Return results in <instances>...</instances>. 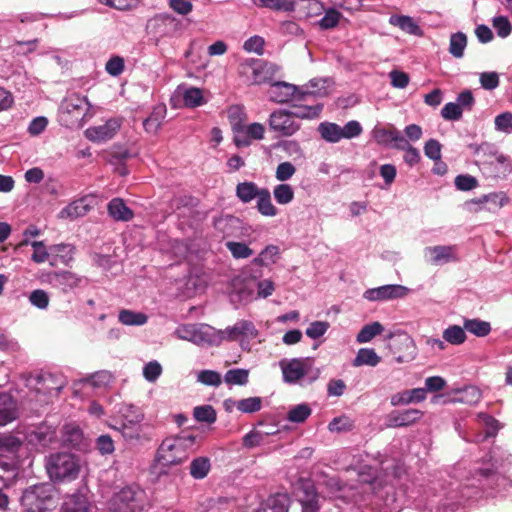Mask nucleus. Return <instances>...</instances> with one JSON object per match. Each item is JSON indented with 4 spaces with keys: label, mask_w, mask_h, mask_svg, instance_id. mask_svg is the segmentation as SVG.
<instances>
[{
    "label": "nucleus",
    "mask_w": 512,
    "mask_h": 512,
    "mask_svg": "<svg viewBox=\"0 0 512 512\" xmlns=\"http://www.w3.org/2000/svg\"><path fill=\"white\" fill-rule=\"evenodd\" d=\"M45 469L51 481L58 483L71 482L78 478L81 462L75 454L57 452L46 457Z\"/></svg>",
    "instance_id": "7ed1b4c3"
},
{
    "label": "nucleus",
    "mask_w": 512,
    "mask_h": 512,
    "mask_svg": "<svg viewBox=\"0 0 512 512\" xmlns=\"http://www.w3.org/2000/svg\"><path fill=\"white\" fill-rule=\"evenodd\" d=\"M381 362V357L372 348H361L353 360L354 367L370 366L375 367Z\"/></svg>",
    "instance_id": "e433bc0d"
},
{
    "label": "nucleus",
    "mask_w": 512,
    "mask_h": 512,
    "mask_svg": "<svg viewBox=\"0 0 512 512\" xmlns=\"http://www.w3.org/2000/svg\"><path fill=\"white\" fill-rule=\"evenodd\" d=\"M296 172L295 166L291 162H282L278 164L275 170V178L284 183L290 180Z\"/></svg>",
    "instance_id": "680f3d73"
},
{
    "label": "nucleus",
    "mask_w": 512,
    "mask_h": 512,
    "mask_svg": "<svg viewBox=\"0 0 512 512\" xmlns=\"http://www.w3.org/2000/svg\"><path fill=\"white\" fill-rule=\"evenodd\" d=\"M236 408L242 413H254L262 408V399L260 397H249L238 400Z\"/></svg>",
    "instance_id": "4d7b16f0"
},
{
    "label": "nucleus",
    "mask_w": 512,
    "mask_h": 512,
    "mask_svg": "<svg viewBox=\"0 0 512 512\" xmlns=\"http://www.w3.org/2000/svg\"><path fill=\"white\" fill-rule=\"evenodd\" d=\"M63 442L73 448H79L83 442V433L76 424H66L62 431Z\"/></svg>",
    "instance_id": "a19ab883"
},
{
    "label": "nucleus",
    "mask_w": 512,
    "mask_h": 512,
    "mask_svg": "<svg viewBox=\"0 0 512 512\" xmlns=\"http://www.w3.org/2000/svg\"><path fill=\"white\" fill-rule=\"evenodd\" d=\"M477 419L482 425L486 427L483 439L496 435L499 430V423L495 418L486 413L480 412L477 414Z\"/></svg>",
    "instance_id": "13d9d810"
},
{
    "label": "nucleus",
    "mask_w": 512,
    "mask_h": 512,
    "mask_svg": "<svg viewBox=\"0 0 512 512\" xmlns=\"http://www.w3.org/2000/svg\"><path fill=\"white\" fill-rule=\"evenodd\" d=\"M59 188V182L50 178L43 184L34 187V198L39 203H50L57 196Z\"/></svg>",
    "instance_id": "cd10ccee"
},
{
    "label": "nucleus",
    "mask_w": 512,
    "mask_h": 512,
    "mask_svg": "<svg viewBox=\"0 0 512 512\" xmlns=\"http://www.w3.org/2000/svg\"><path fill=\"white\" fill-rule=\"evenodd\" d=\"M282 372L283 382L289 385H305L313 383L320 375L310 357L283 358L278 363Z\"/></svg>",
    "instance_id": "f03ea898"
},
{
    "label": "nucleus",
    "mask_w": 512,
    "mask_h": 512,
    "mask_svg": "<svg viewBox=\"0 0 512 512\" xmlns=\"http://www.w3.org/2000/svg\"><path fill=\"white\" fill-rule=\"evenodd\" d=\"M467 46V37L462 32L453 33L449 41V53L455 58H462Z\"/></svg>",
    "instance_id": "a18cd8bd"
},
{
    "label": "nucleus",
    "mask_w": 512,
    "mask_h": 512,
    "mask_svg": "<svg viewBox=\"0 0 512 512\" xmlns=\"http://www.w3.org/2000/svg\"><path fill=\"white\" fill-rule=\"evenodd\" d=\"M118 426L140 425L144 414L140 408L132 404H122L118 410Z\"/></svg>",
    "instance_id": "a878e982"
},
{
    "label": "nucleus",
    "mask_w": 512,
    "mask_h": 512,
    "mask_svg": "<svg viewBox=\"0 0 512 512\" xmlns=\"http://www.w3.org/2000/svg\"><path fill=\"white\" fill-rule=\"evenodd\" d=\"M119 322L126 326H142L147 323L148 316L142 312L122 309L118 314Z\"/></svg>",
    "instance_id": "79ce46f5"
},
{
    "label": "nucleus",
    "mask_w": 512,
    "mask_h": 512,
    "mask_svg": "<svg viewBox=\"0 0 512 512\" xmlns=\"http://www.w3.org/2000/svg\"><path fill=\"white\" fill-rule=\"evenodd\" d=\"M261 189L262 188H259L254 182H241L236 186V196L242 203H250L252 200L258 198Z\"/></svg>",
    "instance_id": "c9c22d12"
},
{
    "label": "nucleus",
    "mask_w": 512,
    "mask_h": 512,
    "mask_svg": "<svg viewBox=\"0 0 512 512\" xmlns=\"http://www.w3.org/2000/svg\"><path fill=\"white\" fill-rule=\"evenodd\" d=\"M425 260L435 266H442L459 260L455 245L428 246L423 250Z\"/></svg>",
    "instance_id": "ddd939ff"
},
{
    "label": "nucleus",
    "mask_w": 512,
    "mask_h": 512,
    "mask_svg": "<svg viewBox=\"0 0 512 512\" xmlns=\"http://www.w3.org/2000/svg\"><path fill=\"white\" fill-rule=\"evenodd\" d=\"M384 331V326L380 322H372L364 325L356 336L358 343H368L375 336L380 335Z\"/></svg>",
    "instance_id": "37998d69"
},
{
    "label": "nucleus",
    "mask_w": 512,
    "mask_h": 512,
    "mask_svg": "<svg viewBox=\"0 0 512 512\" xmlns=\"http://www.w3.org/2000/svg\"><path fill=\"white\" fill-rule=\"evenodd\" d=\"M257 200V210L258 212L266 217H274L278 214V209L272 203L271 193L268 189L262 188L260 195Z\"/></svg>",
    "instance_id": "4c0bfd02"
},
{
    "label": "nucleus",
    "mask_w": 512,
    "mask_h": 512,
    "mask_svg": "<svg viewBox=\"0 0 512 512\" xmlns=\"http://www.w3.org/2000/svg\"><path fill=\"white\" fill-rule=\"evenodd\" d=\"M63 385V379L59 375L41 371L34 377V401L40 405L49 404L58 396Z\"/></svg>",
    "instance_id": "0eeeda50"
},
{
    "label": "nucleus",
    "mask_w": 512,
    "mask_h": 512,
    "mask_svg": "<svg viewBox=\"0 0 512 512\" xmlns=\"http://www.w3.org/2000/svg\"><path fill=\"white\" fill-rule=\"evenodd\" d=\"M462 109L456 102H449L441 110V116L445 120L456 121L462 117Z\"/></svg>",
    "instance_id": "338daca9"
},
{
    "label": "nucleus",
    "mask_w": 512,
    "mask_h": 512,
    "mask_svg": "<svg viewBox=\"0 0 512 512\" xmlns=\"http://www.w3.org/2000/svg\"><path fill=\"white\" fill-rule=\"evenodd\" d=\"M495 129L504 133H512V113L504 112L496 116Z\"/></svg>",
    "instance_id": "774afa93"
},
{
    "label": "nucleus",
    "mask_w": 512,
    "mask_h": 512,
    "mask_svg": "<svg viewBox=\"0 0 512 512\" xmlns=\"http://www.w3.org/2000/svg\"><path fill=\"white\" fill-rule=\"evenodd\" d=\"M410 289L406 286L399 284H388L376 288L367 289L363 293V298L374 301H388L406 297Z\"/></svg>",
    "instance_id": "4468645a"
},
{
    "label": "nucleus",
    "mask_w": 512,
    "mask_h": 512,
    "mask_svg": "<svg viewBox=\"0 0 512 512\" xmlns=\"http://www.w3.org/2000/svg\"><path fill=\"white\" fill-rule=\"evenodd\" d=\"M312 410L306 403L291 407L287 412V420L293 423H303L311 415Z\"/></svg>",
    "instance_id": "8fccbe9b"
},
{
    "label": "nucleus",
    "mask_w": 512,
    "mask_h": 512,
    "mask_svg": "<svg viewBox=\"0 0 512 512\" xmlns=\"http://www.w3.org/2000/svg\"><path fill=\"white\" fill-rule=\"evenodd\" d=\"M354 424L353 421L347 416H340L334 418L328 425L330 432H345L352 430Z\"/></svg>",
    "instance_id": "0e129e2a"
},
{
    "label": "nucleus",
    "mask_w": 512,
    "mask_h": 512,
    "mask_svg": "<svg viewBox=\"0 0 512 512\" xmlns=\"http://www.w3.org/2000/svg\"><path fill=\"white\" fill-rule=\"evenodd\" d=\"M26 440L27 435L20 430L0 434V456L16 454Z\"/></svg>",
    "instance_id": "b1692460"
},
{
    "label": "nucleus",
    "mask_w": 512,
    "mask_h": 512,
    "mask_svg": "<svg viewBox=\"0 0 512 512\" xmlns=\"http://www.w3.org/2000/svg\"><path fill=\"white\" fill-rule=\"evenodd\" d=\"M174 335L199 346L217 344V330L207 324H182L175 329Z\"/></svg>",
    "instance_id": "6e6552de"
},
{
    "label": "nucleus",
    "mask_w": 512,
    "mask_h": 512,
    "mask_svg": "<svg viewBox=\"0 0 512 512\" xmlns=\"http://www.w3.org/2000/svg\"><path fill=\"white\" fill-rule=\"evenodd\" d=\"M19 407L17 400L7 392L0 393V426H5L17 419Z\"/></svg>",
    "instance_id": "412c9836"
},
{
    "label": "nucleus",
    "mask_w": 512,
    "mask_h": 512,
    "mask_svg": "<svg viewBox=\"0 0 512 512\" xmlns=\"http://www.w3.org/2000/svg\"><path fill=\"white\" fill-rule=\"evenodd\" d=\"M396 149L403 150L405 152L404 161L409 166H414L419 163L421 159L419 151L415 147L411 146L406 139H404V143L397 145Z\"/></svg>",
    "instance_id": "bf43d9fd"
},
{
    "label": "nucleus",
    "mask_w": 512,
    "mask_h": 512,
    "mask_svg": "<svg viewBox=\"0 0 512 512\" xmlns=\"http://www.w3.org/2000/svg\"><path fill=\"white\" fill-rule=\"evenodd\" d=\"M273 197L279 205H287L294 199V189L287 183H280L273 188Z\"/></svg>",
    "instance_id": "49530a36"
},
{
    "label": "nucleus",
    "mask_w": 512,
    "mask_h": 512,
    "mask_svg": "<svg viewBox=\"0 0 512 512\" xmlns=\"http://www.w3.org/2000/svg\"><path fill=\"white\" fill-rule=\"evenodd\" d=\"M211 468L210 460L207 457H197L190 464V474L194 479H203Z\"/></svg>",
    "instance_id": "09e8293b"
},
{
    "label": "nucleus",
    "mask_w": 512,
    "mask_h": 512,
    "mask_svg": "<svg viewBox=\"0 0 512 512\" xmlns=\"http://www.w3.org/2000/svg\"><path fill=\"white\" fill-rule=\"evenodd\" d=\"M182 99L185 107L195 108L205 103L203 90L197 87L179 86L173 97L172 101Z\"/></svg>",
    "instance_id": "4be33fe9"
},
{
    "label": "nucleus",
    "mask_w": 512,
    "mask_h": 512,
    "mask_svg": "<svg viewBox=\"0 0 512 512\" xmlns=\"http://www.w3.org/2000/svg\"><path fill=\"white\" fill-rule=\"evenodd\" d=\"M91 507L86 489H81L65 497L60 512H90Z\"/></svg>",
    "instance_id": "6ab92c4d"
},
{
    "label": "nucleus",
    "mask_w": 512,
    "mask_h": 512,
    "mask_svg": "<svg viewBox=\"0 0 512 512\" xmlns=\"http://www.w3.org/2000/svg\"><path fill=\"white\" fill-rule=\"evenodd\" d=\"M464 329L477 337H485L491 332V325L480 319H465Z\"/></svg>",
    "instance_id": "c03bdc74"
},
{
    "label": "nucleus",
    "mask_w": 512,
    "mask_h": 512,
    "mask_svg": "<svg viewBox=\"0 0 512 512\" xmlns=\"http://www.w3.org/2000/svg\"><path fill=\"white\" fill-rule=\"evenodd\" d=\"M74 256V247L70 244H58L51 246L50 265H68Z\"/></svg>",
    "instance_id": "c756f323"
},
{
    "label": "nucleus",
    "mask_w": 512,
    "mask_h": 512,
    "mask_svg": "<svg viewBox=\"0 0 512 512\" xmlns=\"http://www.w3.org/2000/svg\"><path fill=\"white\" fill-rule=\"evenodd\" d=\"M193 416L198 422L212 424L216 421V411L211 405L195 407Z\"/></svg>",
    "instance_id": "6e6d98bb"
},
{
    "label": "nucleus",
    "mask_w": 512,
    "mask_h": 512,
    "mask_svg": "<svg viewBox=\"0 0 512 512\" xmlns=\"http://www.w3.org/2000/svg\"><path fill=\"white\" fill-rule=\"evenodd\" d=\"M197 446V437L192 434L167 437L157 449L156 462L164 467L178 465L185 461Z\"/></svg>",
    "instance_id": "f257e3e1"
},
{
    "label": "nucleus",
    "mask_w": 512,
    "mask_h": 512,
    "mask_svg": "<svg viewBox=\"0 0 512 512\" xmlns=\"http://www.w3.org/2000/svg\"><path fill=\"white\" fill-rule=\"evenodd\" d=\"M280 257V249L276 245L266 246L257 257L252 261L253 264L258 266H270L275 264Z\"/></svg>",
    "instance_id": "ea45409f"
},
{
    "label": "nucleus",
    "mask_w": 512,
    "mask_h": 512,
    "mask_svg": "<svg viewBox=\"0 0 512 512\" xmlns=\"http://www.w3.org/2000/svg\"><path fill=\"white\" fill-rule=\"evenodd\" d=\"M141 424L140 425H127V426H115L114 428L119 431L124 439L128 442H139L142 439L141 436Z\"/></svg>",
    "instance_id": "052dcab7"
},
{
    "label": "nucleus",
    "mask_w": 512,
    "mask_h": 512,
    "mask_svg": "<svg viewBox=\"0 0 512 512\" xmlns=\"http://www.w3.org/2000/svg\"><path fill=\"white\" fill-rule=\"evenodd\" d=\"M109 505L112 512H143L149 503L143 490L125 487L113 495Z\"/></svg>",
    "instance_id": "39448f33"
},
{
    "label": "nucleus",
    "mask_w": 512,
    "mask_h": 512,
    "mask_svg": "<svg viewBox=\"0 0 512 512\" xmlns=\"http://www.w3.org/2000/svg\"><path fill=\"white\" fill-rule=\"evenodd\" d=\"M298 501L301 505L302 512H319L320 496L316 493L312 485L306 484L303 486Z\"/></svg>",
    "instance_id": "bb28decb"
},
{
    "label": "nucleus",
    "mask_w": 512,
    "mask_h": 512,
    "mask_svg": "<svg viewBox=\"0 0 512 512\" xmlns=\"http://www.w3.org/2000/svg\"><path fill=\"white\" fill-rule=\"evenodd\" d=\"M323 109V105L320 103L317 104H298L293 106V110L291 113L293 114L295 120L297 119H314L319 117L321 111Z\"/></svg>",
    "instance_id": "58836bf2"
},
{
    "label": "nucleus",
    "mask_w": 512,
    "mask_h": 512,
    "mask_svg": "<svg viewBox=\"0 0 512 512\" xmlns=\"http://www.w3.org/2000/svg\"><path fill=\"white\" fill-rule=\"evenodd\" d=\"M265 128L260 123H252L249 125L235 124L234 141L237 146H248L251 140H262L264 138Z\"/></svg>",
    "instance_id": "f3484780"
},
{
    "label": "nucleus",
    "mask_w": 512,
    "mask_h": 512,
    "mask_svg": "<svg viewBox=\"0 0 512 512\" xmlns=\"http://www.w3.org/2000/svg\"><path fill=\"white\" fill-rule=\"evenodd\" d=\"M318 132L328 143H337L342 139H352L362 133V126L356 120L347 122L343 127L333 122H321Z\"/></svg>",
    "instance_id": "9b49d317"
},
{
    "label": "nucleus",
    "mask_w": 512,
    "mask_h": 512,
    "mask_svg": "<svg viewBox=\"0 0 512 512\" xmlns=\"http://www.w3.org/2000/svg\"><path fill=\"white\" fill-rule=\"evenodd\" d=\"M249 379V370L235 368L228 370L224 375V381L228 385H246Z\"/></svg>",
    "instance_id": "3c124183"
},
{
    "label": "nucleus",
    "mask_w": 512,
    "mask_h": 512,
    "mask_svg": "<svg viewBox=\"0 0 512 512\" xmlns=\"http://www.w3.org/2000/svg\"><path fill=\"white\" fill-rule=\"evenodd\" d=\"M91 105L85 96L73 93L66 96L58 111L59 123L68 129H79L87 120Z\"/></svg>",
    "instance_id": "20e7f679"
},
{
    "label": "nucleus",
    "mask_w": 512,
    "mask_h": 512,
    "mask_svg": "<svg viewBox=\"0 0 512 512\" xmlns=\"http://www.w3.org/2000/svg\"><path fill=\"white\" fill-rule=\"evenodd\" d=\"M162 374V366L156 361H150L143 367V376L148 382H155Z\"/></svg>",
    "instance_id": "69168bd1"
},
{
    "label": "nucleus",
    "mask_w": 512,
    "mask_h": 512,
    "mask_svg": "<svg viewBox=\"0 0 512 512\" xmlns=\"http://www.w3.org/2000/svg\"><path fill=\"white\" fill-rule=\"evenodd\" d=\"M280 71V66L260 59H246L239 65V74L246 77L249 84L259 85L270 81Z\"/></svg>",
    "instance_id": "423d86ee"
},
{
    "label": "nucleus",
    "mask_w": 512,
    "mask_h": 512,
    "mask_svg": "<svg viewBox=\"0 0 512 512\" xmlns=\"http://www.w3.org/2000/svg\"><path fill=\"white\" fill-rule=\"evenodd\" d=\"M197 381L213 387H218L222 383L221 375L213 370L200 371L197 375Z\"/></svg>",
    "instance_id": "e2e57ef3"
},
{
    "label": "nucleus",
    "mask_w": 512,
    "mask_h": 512,
    "mask_svg": "<svg viewBox=\"0 0 512 512\" xmlns=\"http://www.w3.org/2000/svg\"><path fill=\"white\" fill-rule=\"evenodd\" d=\"M56 504V490L52 484L34 485V512H50Z\"/></svg>",
    "instance_id": "dca6fc26"
},
{
    "label": "nucleus",
    "mask_w": 512,
    "mask_h": 512,
    "mask_svg": "<svg viewBox=\"0 0 512 512\" xmlns=\"http://www.w3.org/2000/svg\"><path fill=\"white\" fill-rule=\"evenodd\" d=\"M39 279L42 283H49L54 287L61 288L65 292L77 287L81 281L76 274L69 271L41 274Z\"/></svg>",
    "instance_id": "a211bd4d"
},
{
    "label": "nucleus",
    "mask_w": 512,
    "mask_h": 512,
    "mask_svg": "<svg viewBox=\"0 0 512 512\" xmlns=\"http://www.w3.org/2000/svg\"><path fill=\"white\" fill-rule=\"evenodd\" d=\"M34 437L42 446H47L56 439V432L52 426L41 424L34 430Z\"/></svg>",
    "instance_id": "864d4df0"
},
{
    "label": "nucleus",
    "mask_w": 512,
    "mask_h": 512,
    "mask_svg": "<svg viewBox=\"0 0 512 512\" xmlns=\"http://www.w3.org/2000/svg\"><path fill=\"white\" fill-rule=\"evenodd\" d=\"M258 331L254 324L248 320H239L234 325L223 330H217V344L221 341H239L244 350H250V340L256 338Z\"/></svg>",
    "instance_id": "1a4fd4ad"
},
{
    "label": "nucleus",
    "mask_w": 512,
    "mask_h": 512,
    "mask_svg": "<svg viewBox=\"0 0 512 512\" xmlns=\"http://www.w3.org/2000/svg\"><path fill=\"white\" fill-rule=\"evenodd\" d=\"M443 339L452 344V345H460L466 340V333L464 326L460 327L458 325H452L446 328L443 331Z\"/></svg>",
    "instance_id": "603ef678"
},
{
    "label": "nucleus",
    "mask_w": 512,
    "mask_h": 512,
    "mask_svg": "<svg viewBox=\"0 0 512 512\" xmlns=\"http://www.w3.org/2000/svg\"><path fill=\"white\" fill-rule=\"evenodd\" d=\"M121 119L110 118L105 123L87 128L84 132L85 137L96 143L106 142L112 139L121 127Z\"/></svg>",
    "instance_id": "2eb2a0df"
},
{
    "label": "nucleus",
    "mask_w": 512,
    "mask_h": 512,
    "mask_svg": "<svg viewBox=\"0 0 512 512\" xmlns=\"http://www.w3.org/2000/svg\"><path fill=\"white\" fill-rule=\"evenodd\" d=\"M166 111L165 105H156L151 114L143 121L145 131L150 134H156L166 116Z\"/></svg>",
    "instance_id": "473e14b6"
},
{
    "label": "nucleus",
    "mask_w": 512,
    "mask_h": 512,
    "mask_svg": "<svg viewBox=\"0 0 512 512\" xmlns=\"http://www.w3.org/2000/svg\"><path fill=\"white\" fill-rule=\"evenodd\" d=\"M257 512H288V498L284 494H277L266 499Z\"/></svg>",
    "instance_id": "f704fd0d"
},
{
    "label": "nucleus",
    "mask_w": 512,
    "mask_h": 512,
    "mask_svg": "<svg viewBox=\"0 0 512 512\" xmlns=\"http://www.w3.org/2000/svg\"><path fill=\"white\" fill-rule=\"evenodd\" d=\"M389 23L391 25L399 27L404 32L415 35V36H421L422 30L420 26L414 21V19L410 16H404V15H392L389 19Z\"/></svg>",
    "instance_id": "72a5a7b5"
},
{
    "label": "nucleus",
    "mask_w": 512,
    "mask_h": 512,
    "mask_svg": "<svg viewBox=\"0 0 512 512\" xmlns=\"http://www.w3.org/2000/svg\"><path fill=\"white\" fill-rule=\"evenodd\" d=\"M93 199L83 197L72 201L65 206L59 213L58 218L61 220H75L79 217L85 216L92 208Z\"/></svg>",
    "instance_id": "aec40b11"
},
{
    "label": "nucleus",
    "mask_w": 512,
    "mask_h": 512,
    "mask_svg": "<svg viewBox=\"0 0 512 512\" xmlns=\"http://www.w3.org/2000/svg\"><path fill=\"white\" fill-rule=\"evenodd\" d=\"M108 214L116 221H129L133 218V211L126 206L121 198L112 199L107 206Z\"/></svg>",
    "instance_id": "7c9ffc66"
},
{
    "label": "nucleus",
    "mask_w": 512,
    "mask_h": 512,
    "mask_svg": "<svg viewBox=\"0 0 512 512\" xmlns=\"http://www.w3.org/2000/svg\"><path fill=\"white\" fill-rule=\"evenodd\" d=\"M452 402H459L467 405H476L482 398L481 390L473 385L466 386L462 389L454 390Z\"/></svg>",
    "instance_id": "c85d7f7f"
},
{
    "label": "nucleus",
    "mask_w": 512,
    "mask_h": 512,
    "mask_svg": "<svg viewBox=\"0 0 512 512\" xmlns=\"http://www.w3.org/2000/svg\"><path fill=\"white\" fill-rule=\"evenodd\" d=\"M269 129L280 136H292L300 129V123L295 120L291 111L277 109L268 119Z\"/></svg>",
    "instance_id": "f8f14e48"
},
{
    "label": "nucleus",
    "mask_w": 512,
    "mask_h": 512,
    "mask_svg": "<svg viewBox=\"0 0 512 512\" xmlns=\"http://www.w3.org/2000/svg\"><path fill=\"white\" fill-rule=\"evenodd\" d=\"M422 411L418 409H406L403 411H392L387 415V427H405L414 424L422 417Z\"/></svg>",
    "instance_id": "5701e85b"
},
{
    "label": "nucleus",
    "mask_w": 512,
    "mask_h": 512,
    "mask_svg": "<svg viewBox=\"0 0 512 512\" xmlns=\"http://www.w3.org/2000/svg\"><path fill=\"white\" fill-rule=\"evenodd\" d=\"M268 97L271 101L276 103H286L292 99L309 101L310 98L315 96H323L326 91L319 90H308L300 94L299 89L287 82H275L271 84L268 89Z\"/></svg>",
    "instance_id": "9d476101"
},
{
    "label": "nucleus",
    "mask_w": 512,
    "mask_h": 512,
    "mask_svg": "<svg viewBox=\"0 0 512 512\" xmlns=\"http://www.w3.org/2000/svg\"><path fill=\"white\" fill-rule=\"evenodd\" d=\"M225 245L235 259H246L253 255V250L243 242L228 241Z\"/></svg>",
    "instance_id": "5fc2aeb1"
},
{
    "label": "nucleus",
    "mask_w": 512,
    "mask_h": 512,
    "mask_svg": "<svg viewBox=\"0 0 512 512\" xmlns=\"http://www.w3.org/2000/svg\"><path fill=\"white\" fill-rule=\"evenodd\" d=\"M372 135L377 143L382 145L393 143L395 148L400 143H404L405 139L401 132L393 126L390 128L375 126Z\"/></svg>",
    "instance_id": "393cba45"
},
{
    "label": "nucleus",
    "mask_w": 512,
    "mask_h": 512,
    "mask_svg": "<svg viewBox=\"0 0 512 512\" xmlns=\"http://www.w3.org/2000/svg\"><path fill=\"white\" fill-rule=\"evenodd\" d=\"M254 286L250 283H240L236 280L233 284V290L230 299L233 303H246L255 299Z\"/></svg>",
    "instance_id": "2f4dec72"
},
{
    "label": "nucleus",
    "mask_w": 512,
    "mask_h": 512,
    "mask_svg": "<svg viewBox=\"0 0 512 512\" xmlns=\"http://www.w3.org/2000/svg\"><path fill=\"white\" fill-rule=\"evenodd\" d=\"M260 8H269L276 11H293L295 3L291 0H252Z\"/></svg>",
    "instance_id": "de8ad7c7"
}]
</instances>
